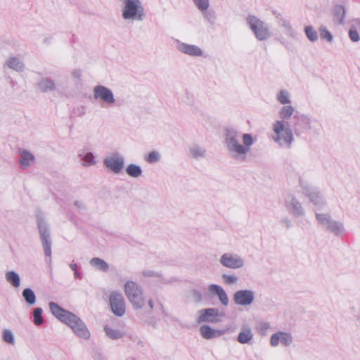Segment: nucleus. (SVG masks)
<instances>
[{"label": "nucleus", "instance_id": "f257e3e1", "mask_svg": "<svg viewBox=\"0 0 360 360\" xmlns=\"http://www.w3.org/2000/svg\"><path fill=\"white\" fill-rule=\"evenodd\" d=\"M225 143L230 157L234 160L244 162L254 143V139L250 134L228 129L226 130Z\"/></svg>", "mask_w": 360, "mask_h": 360}, {"label": "nucleus", "instance_id": "f03ea898", "mask_svg": "<svg viewBox=\"0 0 360 360\" xmlns=\"http://www.w3.org/2000/svg\"><path fill=\"white\" fill-rule=\"evenodd\" d=\"M52 314L61 322L71 328L74 333L84 340H89L91 333L85 323L76 315L60 307L58 304L51 302L49 304Z\"/></svg>", "mask_w": 360, "mask_h": 360}, {"label": "nucleus", "instance_id": "7ed1b4c3", "mask_svg": "<svg viewBox=\"0 0 360 360\" xmlns=\"http://www.w3.org/2000/svg\"><path fill=\"white\" fill-rule=\"evenodd\" d=\"M274 134L271 136L274 142L281 147L291 148L294 141L293 131L288 123L284 120H276L273 124Z\"/></svg>", "mask_w": 360, "mask_h": 360}, {"label": "nucleus", "instance_id": "20e7f679", "mask_svg": "<svg viewBox=\"0 0 360 360\" xmlns=\"http://www.w3.org/2000/svg\"><path fill=\"white\" fill-rule=\"evenodd\" d=\"M122 6V15L126 20L141 21L145 16L140 0H118Z\"/></svg>", "mask_w": 360, "mask_h": 360}, {"label": "nucleus", "instance_id": "39448f33", "mask_svg": "<svg viewBox=\"0 0 360 360\" xmlns=\"http://www.w3.org/2000/svg\"><path fill=\"white\" fill-rule=\"evenodd\" d=\"M124 293L131 305L136 309H141L145 305V298L141 287L134 281H128L124 285Z\"/></svg>", "mask_w": 360, "mask_h": 360}, {"label": "nucleus", "instance_id": "423d86ee", "mask_svg": "<svg viewBox=\"0 0 360 360\" xmlns=\"http://www.w3.org/2000/svg\"><path fill=\"white\" fill-rule=\"evenodd\" d=\"M315 216L319 225L324 230L335 236H341L344 233L345 229L342 224L333 219L329 214L316 212Z\"/></svg>", "mask_w": 360, "mask_h": 360}, {"label": "nucleus", "instance_id": "0eeeda50", "mask_svg": "<svg viewBox=\"0 0 360 360\" xmlns=\"http://www.w3.org/2000/svg\"><path fill=\"white\" fill-rule=\"evenodd\" d=\"M37 224L39 232L40 238L46 257L51 256V239L50 230L45 218L42 214L37 215Z\"/></svg>", "mask_w": 360, "mask_h": 360}, {"label": "nucleus", "instance_id": "6e6552de", "mask_svg": "<svg viewBox=\"0 0 360 360\" xmlns=\"http://www.w3.org/2000/svg\"><path fill=\"white\" fill-rule=\"evenodd\" d=\"M246 22L258 40L264 41L271 37L268 25L257 17L249 15Z\"/></svg>", "mask_w": 360, "mask_h": 360}, {"label": "nucleus", "instance_id": "1a4fd4ad", "mask_svg": "<svg viewBox=\"0 0 360 360\" xmlns=\"http://www.w3.org/2000/svg\"><path fill=\"white\" fill-rule=\"evenodd\" d=\"M104 166L114 174H120L124 167V158L119 153H112L103 160Z\"/></svg>", "mask_w": 360, "mask_h": 360}, {"label": "nucleus", "instance_id": "9d476101", "mask_svg": "<svg viewBox=\"0 0 360 360\" xmlns=\"http://www.w3.org/2000/svg\"><path fill=\"white\" fill-rule=\"evenodd\" d=\"M110 306L112 313L117 316H122L125 314V301L121 292L112 291L110 295Z\"/></svg>", "mask_w": 360, "mask_h": 360}, {"label": "nucleus", "instance_id": "9b49d317", "mask_svg": "<svg viewBox=\"0 0 360 360\" xmlns=\"http://www.w3.org/2000/svg\"><path fill=\"white\" fill-rule=\"evenodd\" d=\"M219 263L231 269H240L244 265V261L240 256L231 252L224 253L219 258Z\"/></svg>", "mask_w": 360, "mask_h": 360}, {"label": "nucleus", "instance_id": "f8f14e48", "mask_svg": "<svg viewBox=\"0 0 360 360\" xmlns=\"http://www.w3.org/2000/svg\"><path fill=\"white\" fill-rule=\"evenodd\" d=\"M255 297V291L250 289L239 290L233 294V300L237 305L246 307L252 304Z\"/></svg>", "mask_w": 360, "mask_h": 360}, {"label": "nucleus", "instance_id": "ddd939ff", "mask_svg": "<svg viewBox=\"0 0 360 360\" xmlns=\"http://www.w3.org/2000/svg\"><path fill=\"white\" fill-rule=\"evenodd\" d=\"M94 97L96 100L102 101L108 105H112L115 103L112 91L102 85H97L94 88Z\"/></svg>", "mask_w": 360, "mask_h": 360}, {"label": "nucleus", "instance_id": "4468645a", "mask_svg": "<svg viewBox=\"0 0 360 360\" xmlns=\"http://www.w3.org/2000/svg\"><path fill=\"white\" fill-rule=\"evenodd\" d=\"M198 316L197 322L201 323H217L219 321V316H224V314H220L217 308H207L200 309L198 312Z\"/></svg>", "mask_w": 360, "mask_h": 360}, {"label": "nucleus", "instance_id": "2eb2a0df", "mask_svg": "<svg viewBox=\"0 0 360 360\" xmlns=\"http://www.w3.org/2000/svg\"><path fill=\"white\" fill-rule=\"evenodd\" d=\"M285 206L289 213L295 217H303L304 210L300 202L292 195H288L285 199Z\"/></svg>", "mask_w": 360, "mask_h": 360}, {"label": "nucleus", "instance_id": "dca6fc26", "mask_svg": "<svg viewBox=\"0 0 360 360\" xmlns=\"http://www.w3.org/2000/svg\"><path fill=\"white\" fill-rule=\"evenodd\" d=\"M293 342L292 336L290 333L283 331H278L271 335L270 338V345L276 347L279 343L285 347L290 346Z\"/></svg>", "mask_w": 360, "mask_h": 360}, {"label": "nucleus", "instance_id": "f3484780", "mask_svg": "<svg viewBox=\"0 0 360 360\" xmlns=\"http://www.w3.org/2000/svg\"><path fill=\"white\" fill-rule=\"evenodd\" d=\"M304 194L308 197L309 201L316 207L321 208L326 205V202L321 193L316 188L307 186L304 187Z\"/></svg>", "mask_w": 360, "mask_h": 360}, {"label": "nucleus", "instance_id": "a211bd4d", "mask_svg": "<svg viewBox=\"0 0 360 360\" xmlns=\"http://www.w3.org/2000/svg\"><path fill=\"white\" fill-rule=\"evenodd\" d=\"M294 119L296 120L295 123L294 131L297 136L300 134V129L308 131L311 129V120L309 117L306 115H295Z\"/></svg>", "mask_w": 360, "mask_h": 360}, {"label": "nucleus", "instance_id": "6ab92c4d", "mask_svg": "<svg viewBox=\"0 0 360 360\" xmlns=\"http://www.w3.org/2000/svg\"><path fill=\"white\" fill-rule=\"evenodd\" d=\"M207 290L211 295H217L219 300L223 306H228L229 302L228 295L221 285L210 284L208 285Z\"/></svg>", "mask_w": 360, "mask_h": 360}, {"label": "nucleus", "instance_id": "aec40b11", "mask_svg": "<svg viewBox=\"0 0 360 360\" xmlns=\"http://www.w3.org/2000/svg\"><path fill=\"white\" fill-rule=\"evenodd\" d=\"M4 65L18 72H23L25 68L22 59L19 56H9L6 59Z\"/></svg>", "mask_w": 360, "mask_h": 360}, {"label": "nucleus", "instance_id": "412c9836", "mask_svg": "<svg viewBox=\"0 0 360 360\" xmlns=\"http://www.w3.org/2000/svg\"><path fill=\"white\" fill-rule=\"evenodd\" d=\"M19 153L18 163L21 169H26L34 165L35 157L33 154L26 150H20Z\"/></svg>", "mask_w": 360, "mask_h": 360}, {"label": "nucleus", "instance_id": "4be33fe9", "mask_svg": "<svg viewBox=\"0 0 360 360\" xmlns=\"http://www.w3.org/2000/svg\"><path fill=\"white\" fill-rule=\"evenodd\" d=\"M176 48L181 53L191 56H200L202 54V49L195 45L179 42Z\"/></svg>", "mask_w": 360, "mask_h": 360}, {"label": "nucleus", "instance_id": "5701e85b", "mask_svg": "<svg viewBox=\"0 0 360 360\" xmlns=\"http://www.w3.org/2000/svg\"><path fill=\"white\" fill-rule=\"evenodd\" d=\"M206 148L201 145L193 144L189 147L188 155L195 160L205 158L206 157Z\"/></svg>", "mask_w": 360, "mask_h": 360}, {"label": "nucleus", "instance_id": "b1692460", "mask_svg": "<svg viewBox=\"0 0 360 360\" xmlns=\"http://www.w3.org/2000/svg\"><path fill=\"white\" fill-rule=\"evenodd\" d=\"M200 332L201 335L205 339H207V340L222 335L226 333V331L224 330H214V329L212 328L210 326H207V325L202 326L200 328Z\"/></svg>", "mask_w": 360, "mask_h": 360}, {"label": "nucleus", "instance_id": "393cba45", "mask_svg": "<svg viewBox=\"0 0 360 360\" xmlns=\"http://www.w3.org/2000/svg\"><path fill=\"white\" fill-rule=\"evenodd\" d=\"M37 87L41 92H47L56 89L54 82L49 78H41L37 83Z\"/></svg>", "mask_w": 360, "mask_h": 360}, {"label": "nucleus", "instance_id": "a878e982", "mask_svg": "<svg viewBox=\"0 0 360 360\" xmlns=\"http://www.w3.org/2000/svg\"><path fill=\"white\" fill-rule=\"evenodd\" d=\"M253 338V334L250 328L243 327L238 336V341L241 344L249 343Z\"/></svg>", "mask_w": 360, "mask_h": 360}, {"label": "nucleus", "instance_id": "bb28decb", "mask_svg": "<svg viewBox=\"0 0 360 360\" xmlns=\"http://www.w3.org/2000/svg\"><path fill=\"white\" fill-rule=\"evenodd\" d=\"M6 281L14 288H18L20 285V278L19 275L14 271H8L5 274Z\"/></svg>", "mask_w": 360, "mask_h": 360}, {"label": "nucleus", "instance_id": "cd10ccee", "mask_svg": "<svg viewBox=\"0 0 360 360\" xmlns=\"http://www.w3.org/2000/svg\"><path fill=\"white\" fill-rule=\"evenodd\" d=\"M89 264L96 269L103 272H106L109 269L108 263L99 257L92 258L90 260Z\"/></svg>", "mask_w": 360, "mask_h": 360}, {"label": "nucleus", "instance_id": "c85d7f7f", "mask_svg": "<svg viewBox=\"0 0 360 360\" xmlns=\"http://www.w3.org/2000/svg\"><path fill=\"white\" fill-rule=\"evenodd\" d=\"M22 296L29 306L36 303L37 297L34 292L31 288H25L22 292Z\"/></svg>", "mask_w": 360, "mask_h": 360}, {"label": "nucleus", "instance_id": "c756f323", "mask_svg": "<svg viewBox=\"0 0 360 360\" xmlns=\"http://www.w3.org/2000/svg\"><path fill=\"white\" fill-rule=\"evenodd\" d=\"M126 172L134 178H138L142 175L141 167L136 164H129L126 168Z\"/></svg>", "mask_w": 360, "mask_h": 360}, {"label": "nucleus", "instance_id": "7c9ffc66", "mask_svg": "<svg viewBox=\"0 0 360 360\" xmlns=\"http://www.w3.org/2000/svg\"><path fill=\"white\" fill-rule=\"evenodd\" d=\"M345 10L342 6L338 5L334 8V21L338 24H342L344 20Z\"/></svg>", "mask_w": 360, "mask_h": 360}, {"label": "nucleus", "instance_id": "2f4dec72", "mask_svg": "<svg viewBox=\"0 0 360 360\" xmlns=\"http://www.w3.org/2000/svg\"><path fill=\"white\" fill-rule=\"evenodd\" d=\"M2 340L9 345L13 346L15 344L14 335L10 329H4L2 330Z\"/></svg>", "mask_w": 360, "mask_h": 360}, {"label": "nucleus", "instance_id": "473e14b6", "mask_svg": "<svg viewBox=\"0 0 360 360\" xmlns=\"http://www.w3.org/2000/svg\"><path fill=\"white\" fill-rule=\"evenodd\" d=\"M295 109L292 105H284L279 111V116L283 120H288L292 115Z\"/></svg>", "mask_w": 360, "mask_h": 360}, {"label": "nucleus", "instance_id": "72a5a7b5", "mask_svg": "<svg viewBox=\"0 0 360 360\" xmlns=\"http://www.w3.org/2000/svg\"><path fill=\"white\" fill-rule=\"evenodd\" d=\"M106 335L112 340H118L123 337V333L116 329L105 326L104 328Z\"/></svg>", "mask_w": 360, "mask_h": 360}, {"label": "nucleus", "instance_id": "f704fd0d", "mask_svg": "<svg viewBox=\"0 0 360 360\" xmlns=\"http://www.w3.org/2000/svg\"><path fill=\"white\" fill-rule=\"evenodd\" d=\"M79 156L84 162L83 165L85 167L91 166L96 163L92 153L88 152L85 153L84 155L80 153Z\"/></svg>", "mask_w": 360, "mask_h": 360}, {"label": "nucleus", "instance_id": "c9c22d12", "mask_svg": "<svg viewBox=\"0 0 360 360\" xmlns=\"http://www.w3.org/2000/svg\"><path fill=\"white\" fill-rule=\"evenodd\" d=\"M276 98L278 102L283 105L289 104L291 102L290 99V94L285 89L281 90L278 93Z\"/></svg>", "mask_w": 360, "mask_h": 360}, {"label": "nucleus", "instance_id": "e433bc0d", "mask_svg": "<svg viewBox=\"0 0 360 360\" xmlns=\"http://www.w3.org/2000/svg\"><path fill=\"white\" fill-rule=\"evenodd\" d=\"M304 32L307 37V39L314 42L318 40V33L314 29V27L311 25H307L304 28Z\"/></svg>", "mask_w": 360, "mask_h": 360}, {"label": "nucleus", "instance_id": "4c0bfd02", "mask_svg": "<svg viewBox=\"0 0 360 360\" xmlns=\"http://www.w3.org/2000/svg\"><path fill=\"white\" fill-rule=\"evenodd\" d=\"M271 328V323L266 321H262L258 323L256 329L257 333L262 336H266Z\"/></svg>", "mask_w": 360, "mask_h": 360}, {"label": "nucleus", "instance_id": "58836bf2", "mask_svg": "<svg viewBox=\"0 0 360 360\" xmlns=\"http://www.w3.org/2000/svg\"><path fill=\"white\" fill-rule=\"evenodd\" d=\"M33 322L36 326H41L44 323L42 309L37 307L33 310Z\"/></svg>", "mask_w": 360, "mask_h": 360}, {"label": "nucleus", "instance_id": "ea45409f", "mask_svg": "<svg viewBox=\"0 0 360 360\" xmlns=\"http://www.w3.org/2000/svg\"><path fill=\"white\" fill-rule=\"evenodd\" d=\"M221 278L226 285L236 284L238 281V278L235 275L222 274Z\"/></svg>", "mask_w": 360, "mask_h": 360}, {"label": "nucleus", "instance_id": "a19ab883", "mask_svg": "<svg viewBox=\"0 0 360 360\" xmlns=\"http://www.w3.org/2000/svg\"><path fill=\"white\" fill-rule=\"evenodd\" d=\"M160 159V153L158 151H151L148 156L145 158L146 161L148 163H155Z\"/></svg>", "mask_w": 360, "mask_h": 360}, {"label": "nucleus", "instance_id": "79ce46f5", "mask_svg": "<svg viewBox=\"0 0 360 360\" xmlns=\"http://www.w3.org/2000/svg\"><path fill=\"white\" fill-rule=\"evenodd\" d=\"M321 37L323 39H326L329 42L333 41V35L331 33L326 29V27L321 26L319 29Z\"/></svg>", "mask_w": 360, "mask_h": 360}, {"label": "nucleus", "instance_id": "37998d69", "mask_svg": "<svg viewBox=\"0 0 360 360\" xmlns=\"http://www.w3.org/2000/svg\"><path fill=\"white\" fill-rule=\"evenodd\" d=\"M195 4L199 10L204 12L209 7V0H193Z\"/></svg>", "mask_w": 360, "mask_h": 360}, {"label": "nucleus", "instance_id": "c03bdc74", "mask_svg": "<svg viewBox=\"0 0 360 360\" xmlns=\"http://www.w3.org/2000/svg\"><path fill=\"white\" fill-rule=\"evenodd\" d=\"M191 297L196 303L200 302L202 299L201 292L196 290H193L191 292Z\"/></svg>", "mask_w": 360, "mask_h": 360}, {"label": "nucleus", "instance_id": "a18cd8bd", "mask_svg": "<svg viewBox=\"0 0 360 360\" xmlns=\"http://www.w3.org/2000/svg\"><path fill=\"white\" fill-rule=\"evenodd\" d=\"M349 36L350 39L354 42H357L360 39L358 31L356 30V28L354 27L350 28L349 32Z\"/></svg>", "mask_w": 360, "mask_h": 360}, {"label": "nucleus", "instance_id": "49530a36", "mask_svg": "<svg viewBox=\"0 0 360 360\" xmlns=\"http://www.w3.org/2000/svg\"><path fill=\"white\" fill-rule=\"evenodd\" d=\"M280 223L282 226L286 229H289L292 226V221L288 217L283 218Z\"/></svg>", "mask_w": 360, "mask_h": 360}, {"label": "nucleus", "instance_id": "de8ad7c7", "mask_svg": "<svg viewBox=\"0 0 360 360\" xmlns=\"http://www.w3.org/2000/svg\"><path fill=\"white\" fill-rule=\"evenodd\" d=\"M131 340L134 342H136L137 345L141 347H143L145 346L144 342L137 336H134V338H131Z\"/></svg>", "mask_w": 360, "mask_h": 360}, {"label": "nucleus", "instance_id": "09e8293b", "mask_svg": "<svg viewBox=\"0 0 360 360\" xmlns=\"http://www.w3.org/2000/svg\"><path fill=\"white\" fill-rule=\"evenodd\" d=\"M75 206H76L77 208L84 210L85 208V206L82 200H76L74 202Z\"/></svg>", "mask_w": 360, "mask_h": 360}, {"label": "nucleus", "instance_id": "8fccbe9b", "mask_svg": "<svg viewBox=\"0 0 360 360\" xmlns=\"http://www.w3.org/2000/svg\"><path fill=\"white\" fill-rule=\"evenodd\" d=\"M143 276H158V274L153 272V271H143Z\"/></svg>", "mask_w": 360, "mask_h": 360}, {"label": "nucleus", "instance_id": "3c124183", "mask_svg": "<svg viewBox=\"0 0 360 360\" xmlns=\"http://www.w3.org/2000/svg\"><path fill=\"white\" fill-rule=\"evenodd\" d=\"M73 77L79 79L81 76V72L79 70H75L72 73Z\"/></svg>", "mask_w": 360, "mask_h": 360}, {"label": "nucleus", "instance_id": "603ef678", "mask_svg": "<svg viewBox=\"0 0 360 360\" xmlns=\"http://www.w3.org/2000/svg\"><path fill=\"white\" fill-rule=\"evenodd\" d=\"M284 25L288 29L290 36L294 37L295 36V32L292 29V27L289 24H284Z\"/></svg>", "mask_w": 360, "mask_h": 360}, {"label": "nucleus", "instance_id": "864d4df0", "mask_svg": "<svg viewBox=\"0 0 360 360\" xmlns=\"http://www.w3.org/2000/svg\"><path fill=\"white\" fill-rule=\"evenodd\" d=\"M70 267L74 271H77V264L75 263H71L70 264Z\"/></svg>", "mask_w": 360, "mask_h": 360}, {"label": "nucleus", "instance_id": "5fc2aeb1", "mask_svg": "<svg viewBox=\"0 0 360 360\" xmlns=\"http://www.w3.org/2000/svg\"><path fill=\"white\" fill-rule=\"evenodd\" d=\"M74 276L76 278H78V279H80L82 278L80 273L78 272L77 271H74Z\"/></svg>", "mask_w": 360, "mask_h": 360}, {"label": "nucleus", "instance_id": "6e6d98bb", "mask_svg": "<svg viewBox=\"0 0 360 360\" xmlns=\"http://www.w3.org/2000/svg\"><path fill=\"white\" fill-rule=\"evenodd\" d=\"M148 305H149V307H150V308L151 309H153L154 308V303H153V300H152V299H150V300H148Z\"/></svg>", "mask_w": 360, "mask_h": 360}, {"label": "nucleus", "instance_id": "4d7b16f0", "mask_svg": "<svg viewBox=\"0 0 360 360\" xmlns=\"http://www.w3.org/2000/svg\"><path fill=\"white\" fill-rule=\"evenodd\" d=\"M80 108H81V115L84 114L85 108L84 106H82Z\"/></svg>", "mask_w": 360, "mask_h": 360}, {"label": "nucleus", "instance_id": "13d9d810", "mask_svg": "<svg viewBox=\"0 0 360 360\" xmlns=\"http://www.w3.org/2000/svg\"><path fill=\"white\" fill-rule=\"evenodd\" d=\"M49 41V39H44V43H48Z\"/></svg>", "mask_w": 360, "mask_h": 360}]
</instances>
